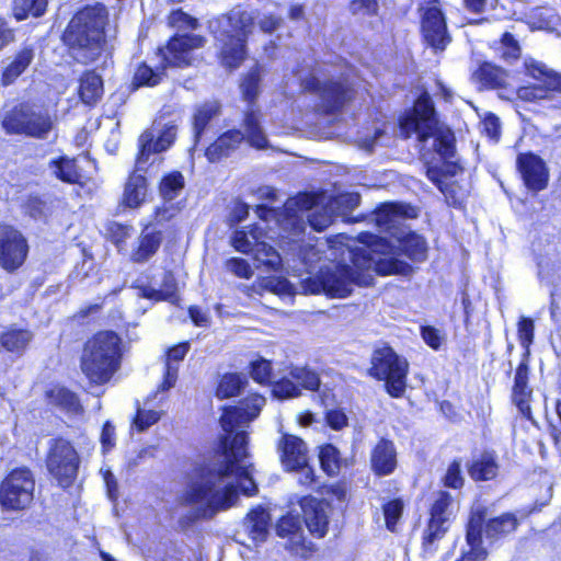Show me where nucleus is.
Listing matches in <instances>:
<instances>
[{"mask_svg":"<svg viewBox=\"0 0 561 561\" xmlns=\"http://www.w3.org/2000/svg\"><path fill=\"white\" fill-rule=\"evenodd\" d=\"M33 339L28 330L9 329L1 333V346L8 352L22 353Z\"/></svg>","mask_w":561,"mask_h":561,"instance_id":"473e14b6","label":"nucleus"},{"mask_svg":"<svg viewBox=\"0 0 561 561\" xmlns=\"http://www.w3.org/2000/svg\"><path fill=\"white\" fill-rule=\"evenodd\" d=\"M334 215L330 205L327 207L314 206L313 197L300 194L285 203L277 220L290 236L298 237L305 232L307 226L316 231L324 230L333 222Z\"/></svg>","mask_w":561,"mask_h":561,"instance_id":"9d476101","label":"nucleus"},{"mask_svg":"<svg viewBox=\"0 0 561 561\" xmlns=\"http://www.w3.org/2000/svg\"><path fill=\"white\" fill-rule=\"evenodd\" d=\"M283 24V19L274 14L263 15L259 21V26L264 33H273Z\"/></svg>","mask_w":561,"mask_h":561,"instance_id":"338daca9","label":"nucleus"},{"mask_svg":"<svg viewBox=\"0 0 561 561\" xmlns=\"http://www.w3.org/2000/svg\"><path fill=\"white\" fill-rule=\"evenodd\" d=\"M244 134L239 129H231L219 136L205 150V156L210 162H217L227 158L238 146L247 139L250 146L256 149L268 147V140L260 124L259 116L253 108H249L243 119Z\"/></svg>","mask_w":561,"mask_h":561,"instance_id":"ddd939ff","label":"nucleus"},{"mask_svg":"<svg viewBox=\"0 0 561 561\" xmlns=\"http://www.w3.org/2000/svg\"><path fill=\"white\" fill-rule=\"evenodd\" d=\"M28 245L22 233L10 226H0V265L8 272L25 261Z\"/></svg>","mask_w":561,"mask_h":561,"instance_id":"aec40b11","label":"nucleus"},{"mask_svg":"<svg viewBox=\"0 0 561 561\" xmlns=\"http://www.w3.org/2000/svg\"><path fill=\"white\" fill-rule=\"evenodd\" d=\"M254 14L232 10L210 21L209 28L221 44L220 56L228 68H237L245 56V43L254 27Z\"/></svg>","mask_w":561,"mask_h":561,"instance_id":"0eeeda50","label":"nucleus"},{"mask_svg":"<svg viewBox=\"0 0 561 561\" xmlns=\"http://www.w3.org/2000/svg\"><path fill=\"white\" fill-rule=\"evenodd\" d=\"M339 450L333 445H325L320 450L319 460L321 467L330 476L339 472Z\"/></svg>","mask_w":561,"mask_h":561,"instance_id":"a18cd8bd","label":"nucleus"},{"mask_svg":"<svg viewBox=\"0 0 561 561\" xmlns=\"http://www.w3.org/2000/svg\"><path fill=\"white\" fill-rule=\"evenodd\" d=\"M226 267L229 272L241 278H250L252 270L249 263L240 257H232L226 262Z\"/></svg>","mask_w":561,"mask_h":561,"instance_id":"e2e57ef3","label":"nucleus"},{"mask_svg":"<svg viewBox=\"0 0 561 561\" xmlns=\"http://www.w3.org/2000/svg\"><path fill=\"white\" fill-rule=\"evenodd\" d=\"M79 94L83 103L94 104L103 94V80L95 71H85L80 78Z\"/></svg>","mask_w":561,"mask_h":561,"instance_id":"2f4dec72","label":"nucleus"},{"mask_svg":"<svg viewBox=\"0 0 561 561\" xmlns=\"http://www.w3.org/2000/svg\"><path fill=\"white\" fill-rule=\"evenodd\" d=\"M273 394L278 399H289L300 396V389L294 379L287 376L273 382Z\"/></svg>","mask_w":561,"mask_h":561,"instance_id":"49530a36","label":"nucleus"},{"mask_svg":"<svg viewBox=\"0 0 561 561\" xmlns=\"http://www.w3.org/2000/svg\"><path fill=\"white\" fill-rule=\"evenodd\" d=\"M184 187V178L180 172L165 175L160 183V194L164 201H173Z\"/></svg>","mask_w":561,"mask_h":561,"instance_id":"37998d69","label":"nucleus"},{"mask_svg":"<svg viewBox=\"0 0 561 561\" xmlns=\"http://www.w3.org/2000/svg\"><path fill=\"white\" fill-rule=\"evenodd\" d=\"M232 244L236 248V250L248 254L250 253L253 247V241L251 240L247 231L237 230L234 231L232 237Z\"/></svg>","mask_w":561,"mask_h":561,"instance_id":"69168bd1","label":"nucleus"},{"mask_svg":"<svg viewBox=\"0 0 561 561\" xmlns=\"http://www.w3.org/2000/svg\"><path fill=\"white\" fill-rule=\"evenodd\" d=\"M371 468L378 476L391 473L397 466V453L392 442L381 439L375 446L370 457Z\"/></svg>","mask_w":561,"mask_h":561,"instance_id":"393cba45","label":"nucleus"},{"mask_svg":"<svg viewBox=\"0 0 561 561\" xmlns=\"http://www.w3.org/2000/svg\"><path fill=\"white\" fill-rule=\"evenodd\" d=\"M144 296L149 299L165 300L175 304L178 300V287L174 277L171 274L165 275L161 289L146 288Z\"/></svg>","mask_w":561,"mask_h":561,"instance_id":"79ce46f5","label":"nucleus"},{"mask_svg":"<svg viewBox=\"0 0 561 561\" xmlns=\"http://www.w3.org/2000/svg\"><path fill=\"white\" fill-rule=\"evenodd\" d=\"M79 465L80 457L70 442L64 438L48 442L46 467L61 488H69L75 482Z\"/></svg>","mask_w":561,"mask_h":561,"instance_id":"4468645a","label":"nucleus"},{"mask_svg":"<svg viewBox=\"0 0 561 561\" xmlns=\"http://www.w3.org/2000/svg\"><path fill=\"white\" fill-rule=\"evenodd\" d=\"M400 129L407 138L415 134L417 140L423 144V149L432 140L430 149L436 152L440 159L447 160L454 157V133L439 123L434 103L427 92L417 98L413 112L400 121Z\"/></svg>","mask_w":561,"mask_h":561,"instance_id":"20e7f679","label":"nucleus"},{"mask_svg":"<svg viewBox=\"0 0 561 561\" xmlns=\"http://www.w3.org/2000/svg\"><path fill=\"white\" fill-rule=\"evenodd\" d=\"M454 506L453 496L446 491H440L432 505L431 518L423 536V547L426 552H434L435 542L447 533L454 516Z\"/></svg>","mask_w":561,"mask_h":561,"instance_id":"f3484780","label":"nucleus"},{"mask_svg":"<svg viewBox=\"0 0 561 561\" xmlns=\"http://www.w3.org/2000/svg\"><path fill=\"white\" fill-rule=\"evenodd\" d=\"M250 375L259 383H266L271 381L272 366L271 362L259 358L251 363Z\"/></svg>","mask_w":561,"mask_h":561,"instance_id":"3c124183","label":"nucleus"},{"mask_svg":"<svg viewBox=\"0 0 561 561\" xmlns=\"http://www.w3.org/2000/svg\"><path fill=\"white\" fill-rule=\"evenodd\" d=\"M370 276L348 264L330 262L314 274L299 280L296 293L304 295H325L329 298H346L355 286H367Z\"/></svg>","mask_w":561,"mask_h":561,"instance_id":"39448f33","label":"nucleus"},{"mask_svg":"<svg viewBox=\"0 0 561 561\" xmlns=\"http://www.w3.org/2000/svg\"><path fill=\"white\" fill-rule=\"evenodd\" d=\"M534 321L529 318L522 317L518 322V336L520 344L528 348L534 341Z\"/></svg>","mask_w":561,"mask_h":561,"instance_id":"680f3d73","label":"nucleus"},{"mask_svg":"<svg viewBox=\"0 0 561 561\" xmlns=\"http://www.w3.org/2000/svg\"><path fill=\"white\" fill-rule=\"evenodd\" d=\"M416 216L415 208L402 203H386L373 213V220L380 232L390 234L391 240L363 232L359 240L367 245L363 249L362 267L374 270L381 276H409L413 267L398 257V251L413 261H423L426 256L425 240L403 227L407 218Z\"/></svg>","mask_w":561,"mask_h":561,"instance_id":"f03ea898","label":"nucleus"},{"mask_svg":"<svg viewBox=\"0 0 561 561\" xmlns=\"http://www.w3.org/2000/svg\"><path fill=\"white\" fill-rule=\"evenodd\" d=\"M169 23L178 28L195 30L197 27V20L183 12L182 10L172 11L169 16Z\"/></svg>","mask_w":561,"mask_h":561,"instance_id":"bf43d9fd","label":"nucleus"},{"mask_svg":"<svg viewBox=\"0 0 561 561\" xmlns=\"http://www.w3.org/2000/svg\"><path fill=\"white\" fill-rule=\"evenodd\" d=\"M49 398L53 403L69 412H78L81 408L77 396L66 388L53 389Z\"/></svg>","mask_w":561,"mask_h":561,"instance_id":"c03bdc74","label":"nucleus"},{"mask_svg":"<svg viewBox=\"0 0 561 561\" xmlns=\"http://www.w3.org/2000/svg\"><path fill=\"white\" fill-rule=\"evenodd\" d=\"M276 534L279 537H288L295 546L301 545L304 535L300 518L294 515L284 516L276 525Z\"/></svg>","mask_w":561,"mask_h":561,"instance_id":"c9c22d12","label":"nucleus"},{"mask_svg":"<svg viewBox=\"0 0 561 561\" xmlns=\"http://www.w3.org/2000/svg\"><path fill=\"white\" fill-rule=\"evenodd\" d=\"M527 73L536 83L518 88L517 98L526 102L549 99L551 92H561V75L536 60L527 61Z\"/></svg>","mask_w":561,"mask_h":561,"instance_id":"dca6fc26","label":"nucleus"},{"mask_svg":"<svg viewBox=\"0 0 561 561\" xmlns=\"http://www.w3.org/2000/svg\"><path fill=\"white\" fill-rule=\"evenodd\" d=\"M408 370V360L389 345L381 344L374 348L367 373L376 380L385 381V389L390 397L401 398L407 389Z\"/></svg>","mask_w":561,"mask_h":561,"instance_id":"9b49d317","label":"nucleus"},{"mask_svg":"<svg viewBox=\"0 0 561 561\" xmlns=\"http://www.w3.org/2000/svg\"><path fill=\"white\" fill-rule=\"evenodd\" d=\"M528 365L526 362H522L515 373L514 386H513V401L518 407L520 412L529 410L528 398L531 393V389L528 387Z\"/></svg>","mask_w":561,"mask_h":561,"instance_id":"7c9ffc66","label":"nucleus"},{"mask_svg":"<svg viewBox=\"0 0 561 561\" xmlns=\"http://www.w3.org/2000/svg\"><path fill=\"white\" fill-rule=\"evenodd\" d=\"M34 56L35 51L32 46L22 47L3 69L1 77L2 85L12 84L28 68Z\"/></svg>","mask_w":561,"mask_h":561,"instance_id":"cd10ccee","label":"nucleus"},{"mask_svg":"<svg viewBox=\"0 0 561 561\" xmlns=\"http://www.w3.org/2000/svg\"><path fill=\"white\" fill-rule=\"evenodd\" d=\"M248 385V377L243 374L228 373L221 377L217 387V397L225 399L239 396Z\"/></svg>","mask_w":561,"mask_h":561,"instance_id":"72a5a7b5","label":"nucleus"},{"mask_svg":"<svg viewBox=\"0 0 561 561\" xmlns=\"http://www.w3.org/2000/svg\"><path fill=\"white\" fill-rule=\"evenodd\" d=\"M221 113V105L217 101H206L195 108L193 115V130L195 147L206 130L208 124Z\"/></svg>","mask_w":561,"mask_h":561,"instance_id":"c85d7f7f","label":"nucleus"},{"mask_svg":"<svg viewBox=\"0 0 561 561\" xmlns=\"http://www.w3.org/2000/svg\"><path fill=\"white\" fill-rule=\"evenodd\" d=\"M250 253L254 260L266 266L268 271H278L282 266V257L278 252L265 241L253 244Z\"/></svg>","mask_w":561,"mask_h":561,"instance_id":"f704fd0d","label":"nucleus"},{"mask_svg":"<svg viewBox=\"0 0 561 561\" xmlns=\"http://www.w3.org/2000/svg\"><path fill=\"white\" fill-rule=\"evenodd\" d=\"M526 517L527 513L525 512H519V517L514 513H504L490 518L484 524L485 512L483 510L473 512L468 522L466 534L470 550L458 561H484L488 551L482 547V534L484 533L485 539L493 543L514 533L519 525V519Z\"/></svg>","mask_w":561,"mask_h":561,"instance_id":"6e6552de","label":"nucleus"},{"mask_svg":"<svg viewBox=\"0 0 561 561\" xmlns=\"http://www.w3.org/2000/svg\"><path fill=\"white\" fill-rule=\"evenodd\" d=\"M25 213L35 220H46L50 214V206L42 198L31 196L25 204Z\"/></svg>","mask_w":561,"mask_h":561,"instance_id":"8fccbe9b","label":"nucleus"},{"mask_svg":"<svg viewBox=\"0 0 561 561\" xmlns=\"http://www.w3.org/2000/svg\"><path fill=\"white\" fill-rule=\"evenodd\" d=\"M260 75L256 69H252L241 83L243 98L253 102L259 94Z\"/></svg>","mask_w":561,"mask_h":561,"instance_id":"603ef678","label":"nucleus"},{"mask_svg":"<svg viewBox=\"0 0 561 561\" xmlns=\"http://www.w3.org/2000/svg\"><path fill=\"white\" fill-rule=\"evenodd\" d=\"M178 371H179L178 365L171 363L170 360H167L164 379L161 382V385L158 387V391H167V390L171 389L172 387H174L176 379H178Z\"/></svg>","mask_w":561,"mask_h":561,"instance_id":"0e129e2a","label":"nucleus"},{"mask_svg":"<svg viewBox=\"0 0 561 561\" xmlns=\"http://www.w3.org/2000/svg\"><path fill=\"white\" fill-rule=\"evenodd\" d=\"M403 512V503L401 500H392L383 505V515L386 526L390 531H393L397 522L401 517Z\"/></svg>","mask_w":561,"mask_h":561,"instance_id":"864d4df0","label":"nucleus"},{"mask_svg":"<svg viewBox=\"0 0 561 561\" xmlns=\"http://www.w3.org/2000/svg\"><path fill=\"white\" fill-rule=\"evenodd\" d=\"M499 466L492 453H483L468 466L470 477L476 481H486L496 477Z\"/></svg>","mask_w":561,"mask_h":561,"instance_id":"c756f323","label":"nucleus"},{"mask_svg":"<svg viewBox=\"0 0 561 561\" xmlns=\"http://www.w3.org/2000/svg\"><path fill=\"white\" fill-rule=\"evenodd\" d=\"M328 248L327 242L317 244H307L301 248V259L306 264H312L321 260V255L324 253V249Z\"/></svg>","mask_w":561,"mask_h":561,"instance_id":"052dcab7","label":"nucleus"},{"mask_svg":"<svg viewBox=\"0 0 561 561\" xmlns=\"http://www.w3.org/2000/svg\"><path fill=\"white\" fill-rule=\"evenodd\" d=\"M265 398L251 394L237 407L224 410L220 424L225 435L218 449L201 467L198 476L182 495V504L192 507L191 519H209L219 511L236 504L240 490L253 495L257 486L251 477L252 465L248 458V433L245 428L259 416L265 404Z\"/></svg>","mask_w":561,"mask_h":561,"instance_id":"f257e3e1","label":"nucleus"},{"mask_svg":"<svg viewBox=\"0 0 561 561\" xmlns=\"http://www.w3.org/2000/svg\"><path fill=\"white\" fill-rule=\"evenodd\" d=\"M288 375L296 381L298 387L310 391L318 390L321 383L319 375L307 366H293Z\"/></svg>","mask_w":561,"mask_h":561,"instance_id":"a19ab883","label":"nucleus"},{"mask_svg":"<svg viewBox=\"0 0 561 561\" xmlns=\"http://www.w3.org/2000/svg\"><path fill=\"white\" fill-rule=\"evenodd\" d=\"M426 175L428 180H431L448 199L449 195L453 192V187L449 183L446 182V178L443 174L442 170L436 165L428 167L426 170Z\"/></svg>","mask_w":561,"mask_h":561,"instance_id":"4d7b16f0","label":"nucleus"},{"mask_svg":"<svg viewBox=\"0 0 561 561\" xmlns=\"http://www.w3.org/2000/svg\"><path fill=\"white\" fill-rule=\"evenodd\" d=\"M35 481L27 468L12 470L0 485V504L7 510H24L33 501Z\"/></svg>","mask_w":561,"mask_h":561,"instance_id":"2eb2a0df","label":"nucleus"},{"mask_svg":"<svg viewBox=\"0 0 561 561\" xmlns=\"http://www.w3.org/2000/svg\"><path fill=\"white\" fill-rule=\"evenodd\" d=\"M145 171L146 168L144 170H138L136 163L134 172L125 184L122 203L128 208H137L145 201L147 194Z\"/></svg>","mask_w":561,"mask_h":561,"instance_id":"a878e982","label":"nucleus"},{"mask_svg":"<svg viewBox=\"0 0 561 561\" xmlns=\"http://www.w3.org/2000/svg\"><path fill=\"white\" fill-rule=\"evenodd\" d=\"M526 186L533 191L543 190L549 180L545 161L533 152L519 153L516 160Z\"/></svg>","mask_w":561,"mask_h":561,"instance_id":"4be33fe9","label":"nucleus"},{"mask_svg":"<svg viewBox=\"0 0 561 561\" xmlns=\"http://www.w3.org/2000/svg\"><path fill=\"white\" fill-rule=\"evenodd\" d=\"M304 88L319 93L321 106L327 113L340 111L352 99L353 93L350 87L341 81L329 80L322 82L313 76L304 80Z\"/></svg>","mask_w":561,"mask_h":561,"instance_id":"6ab92c4d","label":"nucleus"},{"mask_svg":"<svg viewBox=\"0 0 561 561\" xmlns=\"http://www.w3.org/2000/svg\"><path fill=\"white\" fill-rule=\"evenodd\" d=\"M327 504L314 497H305L301 501L304 520L311 534L322 538L327 534L329 518L325 511Z\"/></svg>","mask_w":561,"mask_h":561,"instance_id":"5701e85b","label":"nucleus"},{"mask_svg":"<svg viewBox=\"0 0 561 561\" xmlns=\"http://www.w3.org/2000/svg\"><path fill=\"white\" fill-rule=\"evenodd\" d=\"M422 34L424 42L435 51H443L451 42L447 31L446 20L443 12L431 7L426 9L422 18Z\"/></svg>","mask_w":561,"mask_h":561,"instance_id":"412c9836","label":"nucleus"},{"mask_svg":"<svg viewBox=\"0 0 561 561\" xmlns=\"http://www.w3.org/2000/svg\"><path fill=\"white\" fill-rule=\"evenodd\" d=\"M445 486L459 489L463 484V477L461 476V465L460 461L454 460L444 477Z\"/></svg>","mask_w":561,"mask_h":561,"instance_id":"13d9d810","label":"nucleus"},{"mask_svg":"<svg viewBox=\"0 0 561 561\" xmlns=\"http://www.w3.org/2000/svg\"><path fill=\"white\" fill-rule=\"evenodd\" d=\"M176 126L172 123L154 122L151 128L145 130L139 137V152L137 168L144 170L153 153L167 150L174 141Z\"/></svg>","mask_w":561,"mask_h":561,"instance_id":"a211bd4d","label":"nucleus"},{"mask_svg":"<svg viewBox=\"0 0 561 561\" xmlns=\"http://www.w3.org/2000/svg\"><path fill=\"white\" fill-rule=\"evenodd\" d=\"M161 242L162 234L160 231L144 233L137 251L133 253V260L137 263L148 261L158 251Z\"/></svg>","mask_w":561,"mask_h":561,"instance_id":"e433bc0d","label":"nucleus"},{"mask_svg":"<svg viewBox=\"0 0 561 561\" xmlns=\"http://www.w3.org/2000/svg\"><path fill=\"white\" fill-rule=\"evenodd\" d=\"M47 4L48 0H13V15L18 21L28 15L38 18L45 13Z\"/></svg>","mask_w":561,"mask_h":561,"instance_id":"4c0bfd02","label":"nucleus"},{"mask_svg":"<svg viewBox=\"0 0 561 561\" xmlns=\"http://www.w3.org/2000/svg\"><path fill=\"white\" fill-rule=\"evenodd\" d=\"M359 204V195L355 193L342 194L331 199L330 209L335 215H344L346 210H352Z\"/></svg>","mask_w":561,"mask_h":561,"instance_id":"de8ad7c7","label":"nucleus"},{"mask_svg":"<svg viewBox=\"0 0 561 561\" xmlns=\"http://www.w3.org/2000/svg\"><path fill=\"white\" fill-rule=\"evenodd\" d=\"M1 126L8 135H25L44 140L53 130L54 121L47 110L20 103L2 114Z\"/></svg>","mask_w":561,"mask_h":561,"instance_id":"f8f14e48","label":"nucleus"},{"mask_svg":"<svg viewBox=\"0 0 561 561\" xmlns=\"http://www.w3.org/2000/svg\"><path fill=\"white\" fill-rule=\"evenodd\" d=\"M378 0H351L348 11L353 15L373 16L378 13Z\"/></svg>","mask_w":561,"mask_h":561,"instance_id":"5fc2aeb1","label":"nucleus"},{"mask_svg":"<svg viewBox=\"0 0 561 561\" xmlns=\"http://www.w3.org/2000/svg\"><path fill=\"white\" fill-rule=\"evenodd\" d=\"M474 77L485 87L493 89L503 87L506 80L505 71L489 62L481 65L474 72Z\"/></svg>","mask_w":561,"mask_h":561,"instance_id":"58836bf2","label":"nucleus"},{"mask_svg":"<svg viewBox=\"0 0 561 561\" xmlns=\"http://www.w3.org/2000/svg\"><path fill=\"white\" fill-rule=\"evenodd\" d=\"M106 232L113 243L121 248L126 239L130 238L134 233V227L130 225H123L116 221H111L106 226Z\"/></svg>","mask_w":561,"mask_h":561,"instance_id":"09e8293b","label":"nucleus"},{"mask_svg":"<svg viewBox=\"0 0 561 561\" xmlns=\"http://www.w3.org/2000/svg\"><path fill=\"white\" fill-rule=\"evenodd\" d=\"M422 337L425 343L434 350H438L442 343V337L439 335L438 330L433 327H423L422 328Z\"/></svg>","mask_w":561,"mask_h":561,"instance_id":"774afa93","label":"nucleus"},{"mask_svg":"<svg viewBox=\"0 0 561 561\" xmlns=\"http://www.w3.org/2000/svg\"><path fill=\"white\" fill-rule=\"evenodd\" d=\"M121 337L113 331H103L85 342L80 368L90 382L104 385L121 368Z\"/></svg>","mask_w":561,"mask_h":561,"instance_id":"423d86ee","label":"nucleus"},{"mask_svg":"<svg viewBox=\"0 0 561 561\" xmlns=\"http://www.w3.org/2000/svg\"><path fill=\"white\" fill-rule=\"evenodd\" d=\"M160 420V413L154 410L137 409V414L134 419V425L138 431H146L151 425Z\"/></svg>","mask_w":561,"mask_h":561,"instance_id":"6e6d98bb","label":"nucleus"},{"mask_svg":"<svg viewBox=\"0 0 561 561\" xmlns=\"http://www.w3.org/2000/svg\"><path fill=\"white\" fill-rule=\"evenodd\" d=\"M108 11L102 3L79 10L68 23L62 42L69 55L79 64L90 65L106 50L105 25Z\"/></svg>","mask_w":561,"mask_h":561,"instance_id":"7ed1b4c3","label":"nucleus"},{"mask_svg":"<svg viewBox=\"0 0 561 561\" xmlns=\"http://www.w3.org/2000/svg\"><path fill=\"white\" fill-rule=\"evenodd\" d=\"M280 460L286 469H297L307 463L308 450L305 442L294 435H283L278 443Z\"/></svg>","mask_w":561,"mask_h":561,"instance_id":"b1692460","label":"nucleus"},{"mask_svg":"<svg viewBox=\"0 0 561 561\" xmlns=\"http://www.w3.org/2000/svg\"><path fill=\"white\" fill-rule=\"evenodd\" d=\"M205 38L195 34L175 35L170 39L164 49H160L162 55V67L156 69L147 64H141L133 78L131 90L140 87H154L159 84L164 76L167 67H186L192 64V51L195 48L204 46Z\"/></svg>","mask_w":561,"mask_h":561,"instance_id":"1a4fd4ad","label":"nucleus"},{"mask_svg":"<svg viewBox=\"0 0 561 561\" xmlns=\"http://www.w3.org/2000/svg\"><path fill=\"white\" fill-rule=\"evenodd\" d=\"M53 174L67 183H76L80 179V173L75 159L62 157L50 162Z\"/></svg>","mask_w":561,"mask_h":561,"instance_id":"ea45409f","label":"nucleus"},{"mask_svg":"<svg viewBox=\"0 0 561 561\" xmlns=\"http://www.w3.org/2000/svg\"><path fill=\"white\" fill-rule=\"evenodd\" d=\"M271 517L268 512L259 506L252 510L243 522L244 531L254 542H263L268 535Z\"/></svg>","mask_w":561,"mask_h":561,"instance_id":"bb28decb","label":"nucleus"}]
</instances>
